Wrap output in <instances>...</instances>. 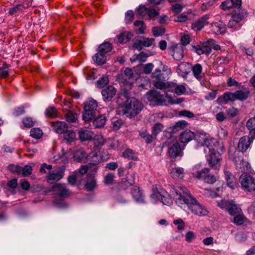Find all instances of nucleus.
I'll return each instance as SVG.
<instances>
[{
  "label": "nucleus",
  "instance_id": "obj_1",
  "mask_svg": "<svg viewBox=\"0 0 255 255\" xmlns=\"http://www.w3.org/2000/svg\"><path fill=\"white\" fill-rule=\"evenodd\" d=\"M155 78L154 80V86L157 89L164 90L165 96H163L156 90H151L148 92L144 97L147 102L150 105H157L167 106L168 105L179 104L183 102V98L172 97L168 95L169 92H174L178 95L185 93L186 88L183 85H177L172 82H164L161 80L160 71L156 69L153 74Z\"/></svg>",
  "mask_w": 255,
  "mask_h": 255
},
{
  "label": "nucleus",
  "instance_id": "obj_2",
  "mask_svg": "<svg viewBox=\"0 0 255 255\" xmlns=\"http://www.w3.org/2000/svg\"><path fill=\"white\" fill-rule=\"evenodd\" d=\"M153 202L160 200L164 205L170 206L173 203V199L180 207L185 209L194 199L188 190L184 186L176 185L172 187L170 194L163 188L154 187L150 196Z\"/></svg>",
  "mask_w": 255,
  "mask_h": 255
},
{
  "label": "nucleus",
  "instance_id": "obj_3",
  "mask_svg": "<svg viewBox=\"0 0 255 255\" xmlns=\"http://www.w3.org/2000/svg\"><path fill=\"white\" fill-rule=\"evenodd\" d=\"M196 139L199 144L205 145L208 148L209 155L207 156V160L210 167L215 169H219L222 159L220 151L224 150L222 143L206 134H200Z\"/></svg>",
  "mask_w": 255,
  "mask_h": 255
},
{
  "label": "nucleus",
  "instance_id": "obj_4",
  "mask_svg": "<svg viewBox=\"0 0 255 255\" xmlns=\"http://www.w3.org/2000/svg\"><path fill=\"white\" fill-rule=\"evenodd\" d=\"M87 157L90 161V165L88 166V168H89L90 170L89 171L87 172H88V175L90 176L85 184V187L87 190L90 191L95 188L96 186V181L93 176V174L90 173L91 172L95 171L96 170L97 168L96 165L98 163L103 160H107L108 159V155L106 151H102V152L99 151L98 152L91 153Z\"/></svg>",
  "mask_w": 255,
  "mask_h": 255
},
{
  "label": "nucleus",
  "instance_id": "obj_5",
  "mask_svg": "<svg viewBox=\"0 0 255 255\" xmlns=\"http://www.w3.org/2000/svg\"><path fill=\"white\" fill-rule=\"evenodd\" d=\"M120 108L125 115L128 118H133L139 114L143 108L141 102L134 98L127 99Z\"/></svg>",
  "mask_w": 255,
  "mask_h": 255
},
{
  "label": "nucleus",
  "instance_id": "obj_6",
  "mask_svg": "<svg viewBox=\"0 0 255 255\" xmlns=\"http://www.w3.org/2000/svg\"><path fill=\"white\" fill-rule=\"evenodd\" d=\"M201 168L200 164H197L193 167L191 174L194 178L202 179L209 184H213L216 181V177L214 175L209 174V168H204L202 169Z\"/></svg>",
  "mask_w": 255,
  "mask_h": 255
},
{
  "label": "nucleus",
  "instance_id": "obj_7",
  "mask_svg": "<svg viewBox=\"0 0 255 255\" xmlns=\"http://www.w3.org/2000/svg\"><path fill=\"white\" fill-rule=\"evenodd\" d=\"M98 103L93 99H89L84 103L83 119L85 122H89L93 119L98 114Z\"/></svg>",
  "mask_w": 255,
  "mask_h": 255
},
{
  "label": "nucleus",
  "instance_id": "obj_8",
  "mask_svg": "<svg viewBox=\"0 0 255 255\" xmlns=\"http://www.w3.org/2000/svg\"><path fill=\"white\" fill-rule=\"evenodd\" d=\"M249 91H238L235 93H226L223 96L219 97L217 102L219 104L226 103L228 101H235L236 100H243L248 98Z\"/></svg>",
  "mask_w": 255,
  "mask_h": 255
},
{
  "label": "nucleus",
  "instance_id": "obj_9",
  "mask_svg": "<svg viewBox=\"0 0 255 255\" xmlns=\"http://www.w3.org/2000/svg\"><path fill=\"white\" fill-rule=\"evenodd\" d=\"M187 206L192 213L198 216H205L208 214V211L203 205L197 201L195 198Z\"/></svg>",
  "mask_w": 255,
  "mask_h": 255
},
{
  "label": "nucleus",
  "instance_id": "obj_10",
  "mask_svg": "<svg viewBox=\"0 0 255 255\" xmlns=\"http://www.w3.org/2000/svg\"><path fill=\"white\" fill-rule=\"evenodd\" d=\"M240 182L245 191L251 192L255 190V182L250 175L247 173L242 174L240 178Z\"/></svg>",
  "mask_w": 255,
  "mask_h": 255
},
{
  "label": "nucleus",
  "instance_id": "obj_11",
  "mask_svg": "<svg viewBox=\"0 0 255 255\" xmlns=\"http://www.w3.org/2000/svg\"><path fill=\"white\" fill-rule=\"evenodd\" d=\"M169 173L171 177L176 181L183 180L186 174L184 169L179 166L172 167L169 171Z\"/></svg>",
  "mask_w": 255,
  "mask_h": 255
},
{
  "label": "nucleus",
  "instance_id": "obj_12",
  "mask_svg": "<svg viewBox=\"0 0 255 255\" xmlns=\"http://www.w3.org/2000/svg\"><path fill=\"white\" fill-rule=\"evenodd\" d=\"M89 168H88L87 165L82 166L78 171H75L73 174L69 176L68 177L69 183L72 185L74 184L76 180L81 178V175L89 171Z\"/></svg>",
  "mask_w": 255,
  "mask_h": 255
},
{
  "label": "nucleus",
  "instance_id": "obj_13",
  "mask_svg": "<svg viewBox=\"0 0 255 255\" xmlns=\"http://www.w3.org/2000/svg\"><path fill=\"white\" fill-rule=\"evenodd\" d=\"M10 168L13 172H15L23 176H27L29 175L32 171V167L29 165H26L23 167L12 165Z\"/></svg>",
  "mask_w": 255,
  "mask_h": 255
},
{
  "label": "nucleus",
  "instance_id": "obj_14",
  "mask_svg": "<svg viewBox=\"0 0 255 255\" xmlns=\"http://www.w3.org/2000/svg\"><path fill=\"white\" fill-rule=\"evenodd\" d=\"M225 179L227 186L232 189L237 187V180L234 175L229 171L224 170Z\"/></svg>",
  "mask_w": 255,
  "mask_h": 255
},
{
  "label": "nucleus",
  "instance_id": "obj_15",
  "mask_svg": "<svg viewBox=\"0 0 255 255\" xmlns=\"http://www.w3.org/2000/svg\"><path fill=\"white\" fill-rule=\"evenodd\" d=\"M201 133H199L196 136H195L194 132H193L191 130H186L180 134L179 140L181 142L187 143L191 141L193 138H195V139L197 141L196 138L197 137H199V135Z\"/></svg>",
  "mask_w": 255,
  "mask_h": 255
},
{
  "label": "nucleus",
  "instance_id": "obj_16",
  "mask_svg": "<svg viewBox=\"0 0 255 255\" xmlns=\"http://www.w3.org/2000/svg\"><path fill=\"white\" fill-rule=\"evenodd\" d=\"M171 53L173 58L179 60L183 57V46L182 44H178L170 48Z\"/></svg>",
  "mask_w": 255,
  "mask_h": 255
},
{
  "label": "nucleus",
  "instance_id": "obj_17",
  "mask_svg": "<svg viewBox=\"0 0 255 255\" xmlns=\"http://www.w3.org/2000/svg\"><path fill=\"white\" fill-rule=\"evenodd\" d=\"M64 168H59L49 173L47 179L49 181H57L61 179L64 175Z\"/></svg>",
  "mask_w": 255,
  "mask_h": 255
},
{
  "label": "nucleus",
  "instance_id": "obj_18",
  "mask_svg": "<svg viewBox=\"0 0 255 255\" xmlns=\"http://www.w3.org/2000/svg\"><path fill=\"white\" fill-rule=\"evenodd\" d=\"M53 191L60 197H66L70 194L69 191L64 184H57L53 187Z\"/></svg>",
  "mask_w": 255,
  "mask_h": 255
},
{
  "label": "nucleus",
  "instance_id": "obj_19",
  "mask_svg": "<svg viewBox=\"0 0 255 255\" xmlns=\"http://www.w3.org/2000/svg\"><path fill=\"white\" fill-rule=\"evenodd\" d=\"M251 138H252L251 137ZM254 139L249 136H244L240 138L238 143V149L241 151H246L249 147Z\"/></svg>",
  "mask_w": 255,
  "mask_h": 255
},
{
  "label": "nucleus",
  "instance_id": "obj_20",
  "mask_svg": "<svg viewBox=\"0 0 255 255\" xmlns=\"http://www.w3.org/2000/svg\"><path fill=\"white\" fill-rule=\"evenodd\" d=\"M154 41L152 38L142 37L134 44V47L140 49L142 46L149 47L152 45Z\"/></svg>",
  "mask_w": 255,
  "mask_h": 255
},
{
  "label": "nucleus",
  "instance_id": "obj_21",
  "mask_svg": "<svg viewBox=\"0 0 255 255\" xmlns=\"http://www.w3.org/2000/svg\"><path fill=\"white\" fill-rule=\"evenodd\" d=\"M191 69V66L188 63H182L179 64L177 68L178 74L185 78L189 73Z\"/></svg>",
  "mask_w": 255,
  "mask_h": 255
},
{
  "label": "nucleus",
  "instance_id": "obj_22",
  "mask_svg": "<svg viewBox=\"0 0 255 255\" xmlns=\"http://www.w3.org/2000/svg\"><path fill=\"white\" fill-rule=\"evenodd\" d=\"M116 93L115 88L112 86H109L102 91V95L105 101L110 100L114 97Z\"/></svg>",
  "mask_w": 255,
  "mask_h": 255
},
{
  "label": "nucleus",
  "instance_id": "obj_23",
  "mask_svg": "<svg viewBox=\"0 0 255 255\" xmlns=\"http://www.w3.org/2000/svg\"><path fill=\"white\" fill-rule=\"evenodd\" d=\"M226 30L225 25L221 22L213 23L211 25V30L216 34L224 33Z\"/></svg>",
  "mask_w": 255,
  "mask_h": 255
},
{
  "label": "nucleus",
  "instance_id": "obj_24",
  "mask_svg": "<svg viewBox=\"0 0 255 255\" xmlns=\"http://www.w3.org/2000/svg\"><path fill=\"white\" fill-rule=\"evenodd\" d=\"M208 16L205 15L192 24V28L194 30H200L208 23Z\"/></svg>",
  "mask_w": 255,
  "mask_h": 255
},
{
  "label": "nucleus",
  "instance_id": "obj_25",
  "mask_svg": "<svg viewBox=\"0 0 255 255\" xmlns=\"http://www.w3.org/2000/svg\"><path fill=\"white\" fill-rule=\"evenodd\" d=\"M51 127L55 132L58 133H64L67 129L66 124L64 122L61 121L52 123Z\"/></svg>",
  "mask_w": 255,
  "mask_h": 255
},
{
  "label": "nucleus",
  "instance_id": "obj_26",
  "mask_svg": "<svg viewBox=\"0 0 255 255\" xmlns=\"http://www.w3.org/2000/svg\"><path fill=\"white\" fill-rule=\"evenodd\" d=\"M192 50L196 52L198 54H208L211 52V48L208 46L206 42L203 43L202 46H194L192 47Z\"/></svg>",
  "mask_w": 255,
  "mask_h": 255
},
{
  "label": "nucleus",
  "instance_id": "obj_27",
  "mask_svg": "<svg viewBox=\"0 0 255 255\" xmlns=\"http://www.w3.org/2000/svg\"><path fill=\"white\" fill-rule=\"evenodd\" d=\"M131 193L133 198L137 202H143L144 196L138 187L135 186L133 187Z\"/></svg>",
  "mask_w": 255,
  "mask_h": 255
},
{
  "label": "nucleus",
  "instance_id": "obj_28",
  "mask_svg": "<svg viewBox=\"0 0 255 255\" xmlns=\"http://www.w3.org/2000/svg\"><path fill=\"white\" fill-rule=\"evenodd\" d=\"M79 137L81 141L90 140L93 136V133L91 130L81 129L78 132Z\"/></svg>",
  "mask_w": 255,
  "mask_h": 255
},
{
  "label": "nucleus",
  "instance_id": "obj_29",
  "mask_svg": "<svg viewBox=\"0 0 255 255\" xmlns=\"http://www.w3.org/2000/svg\"><path fill=\"white\" fill-rule=\"evenodd\" d=\"M181 152V147L178 142L174 143L168 149L169 155L172 157L180 156Z\"/></svg>",
  "mask_w": 255,
  "mask_h": 255
},
{
  "label": "nucleus",
  "instance_id": "obj_30",
  "mask_svg": "<svg viewBox=\"0 0 255 255\" xmlns=\"http://www.w3.org/2000/svg\"><path fill=\"white\" fill-rule=\"evenodd\" d=\"M92 59L96 63L99 65H102L106 63L107 60V55L98 51V53L93 56Z\"/></svg>",
  "mask_w": 255,
  "mask_h": 255
},
{
  "label": "nucleus",
  "instance_id": "obj_31",
  "mask_svg": "<svg viewBox=\"0 0 255 255\" xmlns=\"http://www.w3.org/2000/svg\"><path fill=\"white\" fill-rule=\"evenodd\" d=\"M132 36L131 32L126 31L117 36L118 40L120 43H124L128 42Z\"/></svg>",
  "mask_w": 255,
  "mask_h": 255
},
{
  "label": "nucleus",
  "instance_id": "obj_32",
  "mask_svg": "<svg viewBox=\"0 0 255 255\" xmlns=\"http://www.w3.org/2000/svg\"><path fill=\"white\" fill-rule=\"evenodd\" d=\"M247 126L250 130V135L252 139L255 138V118L250 119L247 123Z\"/></svg>",
  "mask_w": 255,
  "mask_h": 255
},
{
  "label": "nucleus",
  "instance_id": "obj_33",
  "mask_svg": "<svg viewBox=\"0 0 255 255\" xmlns=\"http://www.w3.org/2000/svg\"><path fill=\"white\" fill-rule=\"evenodd\" d=\"M106 121V117L102 115L94 120L93 125L96 128H101L105 125Z\"/></svg>",
  "mask_w": 255,
  "mask_h": 255
},
{
  "label": "nucleus",
  "instance_id": "obj_34",
  "mask_svg": "<svg viewBox=\"0 0 255 255\" xmlns=\"http://www.w3.org/2000/svg\"><path fill=\"white\" fill-rule=\"evenodd\" d=\"M242 212V210L240 206L238 205L235 204L234 201H233L230 208H229V213L231 215L234 216L237 214H240Z\"/></svg>",
  "mask_w": 255,
  "mask_h": 255
},
{
  "label": "nucleus",
  "instance_id": "obj_35",
  "mask_svg": "<svg viewBox=\"0 0 255 255\" xmlns=\"http://www.w3.org/2000/svg\"><path fill=\"white\" fill-rule=\"evenodd\" d=\"M233 201L232 200H221L217 202V206L220 208L228 211Z\"/></svg>",
  "mask_w": 255,
  "mask_h": 255
},
{
  "label": "nucleus",
  "instance_id": "obj_36",
  "mask_svg": "<svg viewBox=\"0 0 255 255\" xmlns=\"http://www.w3.org/2000/svg\"><path fill=\"white\" fill-rule=\"evenodd\" d=\"M63 136L64 139L71 142L76 139V133L73 130H68L64 132Z\"/></svg>",
  "mask_w": 255,
  "mask_h": 255
},
{
  "label": "nucleus",
  "instance_id": "obj_37",
  "mask_svg": "<svg viewBox=\"0 0 255 255\" xmlns=\"http://www.w3.org/2000/svg\"><path fill=\"white\" fill-rule=\"evenodd\" d=\"M112 49L111 44L109 42L101 44L99 47V51L103 54L106 55Z\"/></svg>",
  "mask_w": 255,
  "mask_h": 255
},
{
  "label": "nucleus",
  "instance_id": "obj_38",
  "mask_svg": "<svg viewBox=\"0 0 255 255\" xmlns=\"http://www.w3.org/2000/svg\"><path fill=\"white\" fill-rule=\"evenodd\" d=\"M234 218L233 222L235 224L238 225L243 224L246 221V218L244 217L242 212L240 214H237L235 215H234Z\"/></svg>",
  "mask_w": 255,
  "mask_h": 255
},
{
  "label": "nucleus",
  "instance_id": "obj_39",
  "mask_svg": "<svg viewBox=\"0 0 255 255\" xmlns=\"http://www.w3.org/2000/svg\"><path fill=\"white\" fill-rule=\"evenodd\" d=\"M123 156L128 159L137 160L136 154L130 149H127L123 153Z\"/></svg>",
  "mask_w": 255,
  "mask_h": 255
},
{
  "label": "nucleus",
  "instance_id": "obj_40",
  "mask_svg": "<svg viewBox=\"0 0 255 255\" xmlns=\"http://www.w3.org/2000/svg\"><path fill=\"white\" fill-rule=\"evenodd\" d=\"M43 135L42 131L39 128H33L30 130V135L36 139H39Z\"/></svg>",
  "mask_w": 255,
  "mask_h": 255
},
{
  "label": "nucleus",
  "instance_id": "obj_41",
  "mask_svg": "<svg viewBox=\"0 0 255 255\" xmlns=\"http://www.w3.org/2000/svg\"><path fill=\"white\" fill-rule=\"evenodd\" d=\"M93 140L95 146L96 147L102 146L105 142V140L103 136L101 135H97L95 136Z\"/></svg>",
  "mask_w": 255,
  "mask_h": 255
},
{
  "label": "nucleus",
  "instance_id": "obj_42",
  "mask_svg": "<svg viewBox=\"0 0 255 255\" xmlns=\"http://www.w3.org/2000/svg\"><path fill=\"white\" fill-rule=\"evenodd\" d=\"M202 69V66L199 64H196L192 68L193 74L196 78L199 79L201 77Z\"/></svg>",
  "mask_w": 255,
  "mask_h": 255
},
{
  "label": "nucleus",
  "instance_id": "obj_43",
  "mask_svg": "<svg viewBox=\"0 0 255 255\" xmlns=\"http://www.w3.org/2000/svg\"><path fill=\"white\" fill-rule=\"evenodd\" d=\"M65 119L69 123H74L77 120V115L75 113L69 111L65 115Z\"/></svg>",
  "mask_w": 255,
  "mask_h": 255
},
{
  "label": "nucleus",
  "instance_id": "obj_44",
  "mask_svg": "<svg viewBox=\"0 0 255 255\" xmlns=\"http://www.w3.org/2000/svg\"><path fill=\"white\" fill-rule=\"evenodd\" d=\"M134 25L138 28V31L140 33L143 34L144 32L146 26L142 21L137 20L134 22Z\"/></svg>",
  "mask_w": 255,
  "mask_h": 255
},
{
  "label": "nucleus",
  "instance_id": "obj_45",
  "mask_svg": "<svg viewBox=\"0 0 255 255\" xmlns=\"http://www.w3.org/2000/svg\"><path fill=\"white\" fill-rule=\"evenodd\" d=\"M35 122L31 118L26 117L23 120L22 124L24 127L29 128L34 126Z\"/></svg>",
  "mask_w": 255,
  "mask_h": 255
},
{
  "label": "nucleus",
  "instance_id": "obj_46",
  "mask_svg": "<svg viewBox=\"0 0 255 255\" xmlns=\"http://www.w3.org/2000/svg\"><path fill=\"white\" fill-rule=\"evenodd\" d=\"M45 115L47 117L54 118L57 116L56 110L53 107L49 108L46 110Z\"/></svg>",
  "mask_w": 255,
  "mask_h": 255
},
{
  "label": "nucleus",
  "instance_id": "obj_47",
  "mask_svg": "<svg viewBox=\"0 0 255 255\" xmlns=\"http://www.w3.org/2000/svg\"><path fill=\"white\" fill-rule=\"evenodd\" d=\"M235 5L234 2L233 0H227L221 5V7L224 10L228 9L234 6Z\"/></svg>",
  "mask_w": 255,
  "mask_h": 255
},
{
  "label": "nucleus",
  "instance_id": "obj_48",
  "mask_svg": "<svg viewBox=\"0 0 255 255\" xmlns=\"http://www.w3.org/2000/svg\"><path fill=\"white\" fill-rule=\"evenodd\" d=\"M86 155V154L84 152L81 150L79 149L76 151L73 155V157L75 160L80 161L82 159H83Z\"/></svg>",
  "mask_w": 255,
  "mask_h": 255
},
{
  "label": "nucleus",
  "instance_id": "obj_49",
  "mask_svg": "<svg viewBox=\"0 0 255 255\" xmlns=\"http://www.w3.org/2000/svg\"><path fill=\"white\" fill-rule=\"evenodd\" d=\"M153 35L155 36H158L163 34L165 32L164 29L159 27H154L152 29Z\"/></svg>",
  "mask_w": 255,
  "mask_h": 255
},
{
  "label": "nucleus",
  "instance_id": "obj_50",
  "mask_svg": "<svg viewBox=\"0 0 255 255\" xmlns=\"http://www.w3.org/2000/svg\"><path fill=\"white\" fill-rule=\"evenodd\" d=\"M206 44L208 45V46L215 50H219L220 47V46L216 42V41L212 39L208 40V41L206 42Z\"/></svg>",
  "mask_w": 255,
  "mask_h": 255
},
{
  "label": "nucleus",
  "instance_id": "obj_51",
  "mask_svg": "<svg viewBox=\"0 0 255 255\" xmlns=\"http://www.w3.org/2000/svg\"><path fill=\"white\" fill-rule=\"evenodd\" d=\"M185 238L187 242L190 243L195 239L196 235L192 231H188L186 233Z\"/></svg>",
  "mask_w": 255,
  "mask_h": 255
},
{
  "label": "nucleus",
  "instance_id": "obj_52",
  "mask_svg": "<svg viewBox=\"0 0 255 255\" xmlns=\"http://www.w3.org/2000/svg\"><path fill=\"white\" fill-rule=\"evenodd\" d=\"M188 19V16L186 14L183 13L180 15H176L175 16L174 20L176 22H185Z\"/></svg>",
  "mask_w": 255,
  "mask_h": 255
},
{
  "label": "nucleus",
  "instance_id": "obj_53",
  "mask_svg": "<svg viewBox=\"0 0 255 255\" xmlns=\"http://www.w3.org/2000/svg\"><path fill=\"white\" fill-rule=\"evenodd\" d=\"M148 57V55L144 52H141L138 55L135 56V58L133 59V60H137L140 62L145 61L146 59Z\"/></svg>",
  "mask_w": 255,
  "mask_h": 255
},
{
  "label": "nucleus",
  "instance_id": "obj_54",
  "mask_svg": "<svg viewBox=\"0 0 255 255\" xmlns=\"http://www.w3.org/2000/svg\"><path fill=\"white\" fill-rule=\"evenodd\" d=\"M163 129V126L159 123L156 124L152 128L153 134L155 136Z\"/></svg>",
  "mask_w": 255,
  "mask_h": 255
},
{
  "label": "nucleus",
  "instance_id": "obj_55",
  "mask_svg": "<svg viewBox=\"0 0 255 255\" xmlns=\"http://www.w3.org/2000/svg\"><path fill=\"white\" fill-rule=\"evenodd\" d=\"M148 8L145 7L144 5H140L137 9V12L139 15L144 16L147 14Z\"/></svg>",
  "mask_w": 255,
  "mask_h": 255
},
{
  "label": "nucleus",
  "instance_id": "obj_56",
  "mask_svg": "<svg viewBox=\"0 0 255 255\" xmlns=\"http://www.w3.org/2000/svg\"><path fill=\"white\" fill-rule=\"evenodd\" d=\"M237 166L240 168L243 169L244 170H248L250 168V165L249 163L245 161L242 160L241 162L237 164Z\"/></svg>",
  "mask_w": 255,
  "mask_h": 255
},
{
  "label": "nucleus",
  "instance_id": "obj_57",
  "mask_svg": "<svg viewBox=\"0 0 255 255\" xmlns=\"http://www.w3.org/2000/svg\"><path fill=\"white\" fill-rule=\"evenodd\" d=\"M96 77V71L95 70H91L88 73L87 80L91 82L95 79Z\"/></svg>",
  "mask_w": 255,
  "mask_h": 255
},
{
  "label": "nucleus",
  "instance_id": "obj_58",
  "mask_svg": "<svg viewBox=\"0 0 255 255\" xmlns=\"http://www.w3.org/2000/svg\"><path fill=\"white\" fill-rule=\"evenodd\" d=\"M173 223L177 226L179 230H182L184 228L185 224L184 221L181 219L174 220Z\"/></svg>",
  "mask_w": 255,
  "mask_h": 255
},
{
  "label": "nucleus",
  "instance_id": "obj_59",
  "mask_svg": "<svg viewBox=\"0 0 255 255\" xmlns=\"http://www.w3.org/2000/svg\"><path fill=\"white\" fill-rule=\"evenodd\" d=\"M72 156V153L70 151L65 152L63 150L62 151V154L60 155V158L61 159L62 161H66L68 158L71 157Z\"/></svg>",
  "mask_w": 255,
  "mask_h": 255
},
{
  "label": "nucleus",
  "instance_id": "obj_60",
  "mask_svg": "<svg viewBox=\"0 0 255 255\" xmlns=\"http://www.w3.org/2000/svg\"><path fill=\"white\" fill-rule=\"evenodd\" d=\"M114 175L113 174H108L105 177L104 182L107 185L111 184L113 182V181L114 180Z\"/></svg>",
  "mask_w": 255,
  "mask_h": 255
},
{
  "label": "nucleus",
  "instance_id": "obj_61",
  "mask_svg": "<svg viewBox=\"0 0 255 255\" xmlns=\"http://www.w3.org/2000/svg\"><path fill=\"white\" fill-rule=\"evenodd\" d=\"M133 12L132 10L128 11L125 14V20L127 23L130 22L133 18Z\"/></svg>",
  "mask_w": 255,
  "mask_h": 255
},
{
  "label": "nucleus",
  "instance_id": "obj_62",
  "mask_svg": "<svg viewBox=\"0 0 255 255\" xmlns=\"http://www.w3.org/2000/svg\"><path fill=\"white\" fill-rule=\"evenodd\" d=\"M109 82V79L107 77H103L100 80L97 81L98 86L101 88L107 84Z\"/></svg>",
  "mask_w": 255,
  "mask_h": 255
},
{
  "label": "nucleus",
  "instance_id": "obj_63",
  "mask_svg": "<svg viewBox=\"0 0 255 255\" xmlns=\"http://www.w3.org/2000/svg\"><path fill=\"white\" fill-rule=\"evenodd\" d=\"M181 41L183 45H186L190 42V37L188 34H184L181 36Z\"/></svg>",
  "mask_w": 255,
  "mask_h": 255
},
{
  "label": "nucleus",
  "instance_id": "obj_64",
  "mask_svg": "<svg viewBox=\"0 0 255 255\" xmlns=\"http://www.w3.org/2000/svg\"><path fill=\"white\" fill-rule=\"evenodd\" d=\"M20 186L22 189L25 190H28L30 187L29 183L25 179H22L20 182Z\"/></svg>",
  "mask_w": 255,
  "mask_h": 255
}]
</instances>
